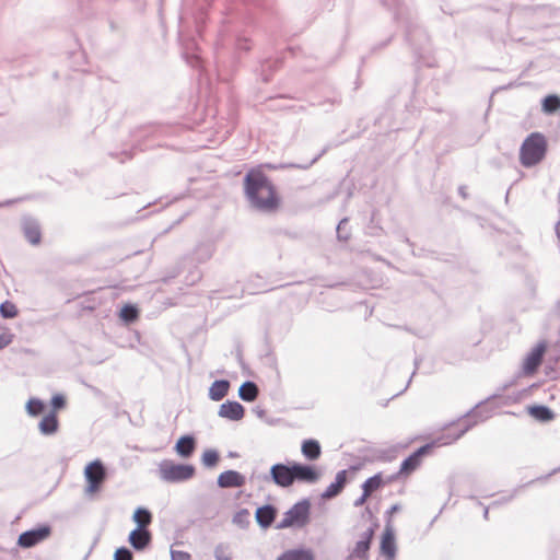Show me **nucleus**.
Masks as SVG:
<instances>
[{
	"instance_id": "obj_55",
	"label": "nucleus",
	"mask_w": 560,
	"mask_h": 560,
	"mask_svg": "<svg viewBox=\"0 0 560 560\" xmlns=\"http://www.w3.org/2000/svg\"><path fill=\"white\" fill-rule=\"evenodd\" d=\"M555 231L558 240L560 241V220L556 223Z\"/></svg>"
},
{
	"instance_id": "obj_46",
	"label": "nucleus",
	"mask_w": 560,
	"mask_h": 560,
	"mask_svg": "<svg viewBox=\"0 0 560 560\" xmlns=\"http://www.w3.org/2000/svg\"><path fill=\"white\" fill-rule=\"evenodd\" d=\"M518 489L520 488L514 489V491L508 497H502L501 499L493 501L490 506L494 508L511 502L513 498L516 495Z\"/></svg>"
},
{
	"instance_id": "obj_5",
	"label": "nucleus",
	"mask_w": 560,
	"mask_h": 560,
	"mask_svg": "<svg viewBox=\"0 0 560 560\" xmlns=\"http://www.w3.org/2000/svg\"><path fill=\"white\" fill-rule=\"evenodd\" d=\"M159 475L165 482H184L194 478L196 467L192 464L175 463L171 459H164L159 465Z\"/></svg>"
},
{
	"instance_id": "obj_27",
	"label": "nucleus",
	"mask_w": 560,
	"mask_h": 560,
	"mask_svg": "<svg viewBox=\"0 0 560 560\" xmlns=\"http://www.w3.org/2000/svg\"><path fill=\"white\" fill-rule=\"evenodd\" d=\"M259 395V388L253 381H245L238 388V397L246 402L256 400Z\"/></svg>"
},
{
	"instance_id": "obj_56",
	"label": "nucleus",
	"mask_w": 560,
	"mask_h": 560,
	"mask_svg": "<svg viewBox=\"0 0 560 560\" xmlns=\"http://www.w3.org/2000/svg\"><path fill=\"white\" fill-rule=\"evenodd\" d=\"M489 509H490V506H485V509H483V518L485 520H488V517H489Z\"/></svg>"
},
{
	"instance_id": "obj_61",
	"label": "nucleus",
	"mask_w": 560,
	"mask_h": 560,
	"mask_svg": "<svg viewBox=\"0 0 560 560\" xmlns=\"http://www.w3.org/2000/svg\"><path fill=\"white\" fill-rule=\"evenodd\" d=\"M351 197H352V191H351V190H349V192H348V195H347V198L349 199V198H351Z\"/></svg>"
},
{
	"instance_id": "obj_54",
	"label": "nucleus",
	"mask_w": 560,
	"mask_h": 560,
	"mask_svg": "<svg viewBox=\"0 0 560 560\" xmlns=\"http://www.w3.org/2000/svg\"><path fill=\"white\" fill-rule=\"evenodd\" d=\"M458 192H459V195H460L463 198H467V197H468V195H467V192H466V187H465V186H459V188H458Z\"/></svg>"
},
{
	"instance_id": "obj_7",
	"label": "nucleus",
	"mask_w": 560,
	"mask_h": 560,
	"mask_svg": "<svg viewBox=\"0 0 560 560\" xmlns=\"http://www.w3.org/2000/svg\"><path fill=\"white\" fill-rule=\"evenodd\" d=\"M215 253V245L211 241L200 242L196 245L190 255L183 257V261L189 260L195 270L190 272L192 279L191 283L201 279V272L197 269V265L205 264L212 258Z\"/></svg>"
},
{
	"instance_id": "obj_11",
	"label": "nucleus",
	"mask_w": 560,
	"mask_h": 560,
	"mask_svg": "<svg viewBox=\"0 0 560 560\" xmlns=\"http://www.w3.org/2000/svg\"><path fill=\"white\" fill-rule=\"evenodd\" d=\"M547 348V341L541 340L526 354L523 362V372L525 375H533L538 371Z\"/></svg>"
},
{
	"instance_id": "obj_28",
	"label": "nucleus",
	"mask_w": 560,
	"mask_h": 560,
	"mask_svg": "<svg viewBox=\"0 0 560 560\" xmlns=\"http://www.w3.org/2000/svg\"><path fill=\"white\" fill-rule=\"evenodd\" d=\"M152 513L143 506H138L132 515V521L137 524V527L140 528H148V526L152 523Z\"/></svg>"
},
{
	"instance_id": "obj_38",
	"label": "nucleus",
	"mask_w": 560,
	"mask_h": 560,
	"mask_svg": "<svg viewBox=\"0 0 560 560\" xmlns=\"http://www.w3.org/2000/svg\"><path fill=\"white\" fill-rule=\"evenodd\" d=\"M213 556L215 560H232V552L230 550V545L225 542H220L214 547Z\"/></svg>"
},
{
	"instance_id": "obj_17",
	"label": "nucleus",
	"mask_w": 560,
	"mask_h": 560,
	"mask_svg": "<svg viewBox=\"0 0 560 560\" xmlns=\"http://www.w3.org/2000/svg\"><path fill=\"white\" fill-rule=\"evenodd\" d=\"M246 483V478L237 470L229 469L218 476L217 485L221 489L241 488Z\"/></svg>"
},
{
	"instance_id": "obj_36",
	"label": "nucleus",
	"mask_w": 560,
	"mask_h": 560,
	"mask_svg": "<svg viewBox=\"0 0 560 560\" xmlns=\"http://www.w3.org/2000/svg\"><path fill=\"white\" fill-rule=\"evenodd\" d=\"M232 522L233 524L237 525L240 528H247L250 524V521H249V511L247 509H241L240 511H237L233 518H232Z\"/></svg>"
},
{
	"instance_id": "obj_18",
	"label": "nucleus",
	"mask_w": 560,
	"mask_h": 560,
	"mask_svg": "<svg viewBox=\"0 0 560 560\" xmlns=\"http://www.w3.org/2000/svg\"><path fill=\"white\" fill-rule=\"evenodd\" d=\"M128 542L136 551H143L152 542V533L148 528L136 527L129 533Z\"/></svg>"
},
{
	"instance_id": "obj_39",
	"label": "nucleus",
	"mask_w": 560,
	"mask_h": 560,
	"mask_svg": "<svg viewBox=\"0 0 560 560\" xmlns=\"http://www.w3.org/2000/svg\"><path fill=\"white\" fill-rule=\"evenodd\" d=\"M348 223H349L348 218H343L339 221L337 229H336L337 238L339 241L347 242L348 240H350L351 233H350L349 229H347Z\"/></svg>"
},
{
	"instance_id": "obj_60",
	"label": "nucleus",
	"mask_w": 560,
	"mask_h": 560,
	"mask_svg": "<svg viewBox=\"0 0 560 560\" xmlns=\"http://www.w3.org/2000/svg\"><path fill=\"white\" fill-rule=\"evenodd\" d=\"M381 1H382V2H383V4H385V5H388V4H389V2H390V0H381Z\"/></svg>"
},
{
	"instance_id": "obj_47",
	"label": "nucleus",
	"mask_w": 560,
	"mask_h": 560,
	"mask_svg": "<svg viewBox=\"0 0 560 560\" xmlns=\"http://www.w3.org/2000/svg\"><path fill=\"white\" fill-rule=\"evenodd\" d=\"M13 335L11 334H0V350L5 348L12 342Z\"/></svg>"
},
{
	"instance_id": "obj_15",
	"label": "nucleus",
	"mask_w": 560,
	"mask_h": 560,
	"mask_svg": "<svg viewBox=\"0 0 560 560\" xmlns=\"http://www.w3.org/2000/svg\"><path fill=\"white\" fill-rule=\"evenodd\" d=\"M375 529L373 526L369 527L360 537V539L355 542L354 548L352 549L349 559L355 558L359 560H369V551L372 546V541L374 538Z\"/></svg>"
},
{
	"instance_id": "obj_4",
	"label": "nucleus",
	"mask_w": 560,
	"mask_h": 560,
	"mask_svg": "<svg viewBox=\"0 0 560 560\" xmlns=\"http://www.w3.org/2000/svg\"><path fill=\"white\" fill-rule=\"evenodd\" d=\"M311 500L308 498L302 499L283 514V518L276 527L278 529L305 527L311 521Z\"/></svg>"
},
{
	"instance_id": "obj_22",
	"label": "nucleus",
	"mask_w": 560,
	"mask_h": 560,
	"mask_svg": "<svg viewBox=\"0 0 560 560\" xmlns=\"http://www.w3.org/2000/svg\"><path fill=\"white\" fill-rule=\"evenodd\" d=\"M59 429V420L55 411H49L38 423V430L43 435H54Z\"/></svg>"
},
{
	"instance_id": "obj_40",
	"label": "nucleus",
	"mask_w": 560,
	"mask_h": 560,
	"mask_svg": "<svg viewBox=\"0 0 560 560\" xmlns=\"http://www.w3.org/2000/svg\"><path fill=\"white\" fill-rule=\"evenodd\" d=\"M66 405H67V399H66L65 395L55 394V395H52V397L50 399V406H51L50 411H55V413H57V411L63 409L66 407Z\"/></svg>"
},
{
	"instance_id": "obj_42",
	"label": "nucleus",
	"mask_w": 560,
	"mask_h": 560,
	"mask_svg": "<svg viewBox=\"0 0 560 560\" xmlns=\"http://www.w3.org/2000/svg\"><path fill=\"white\" fill-rule=\"evenodd\" d=\"M114 560H133V553L127 547L121 546L114 552Z\"/></svg>"
},
{
	"instance_id": "obj_52",
	"label": "nucleus",
	"mask_w": 560,
	"mask_h": 560,
	"mask_svg": "<svg viewBox=\"0 0 560 560\" xmlns=\"http://www.w3.org/2000/svg\"><path fill=\"white\" fill-rule=\"evenodd\" d=\"M254 412L257 415L258 418L262 419L265 416H266V410L260 408V407H256L254 409Z\"/></svg>"
},
{
	"instance_id": "obj_13",
	"label": "nucleus",
	"mask_w": 560,
	"mask_h": 560,
	"mask_svg": "<svg viewBox=\"0 0 560 560\" xmlns=\"http://www.w3.org/2000/svg\"><path fill=\"white\" fill-rule=\"evenodd\" d=\"M293 464V476H294V482H304V483H316L322 474L316 468V466L300 462H292Z\"/></svg>"
},
{
	"instance_id": "obj_35",
	"label": "nucleus",
	"mask_w": 560,
	"mask_h": 560,
	"mask_svg": "<svg viewBox=\"0 0 560 560\" xmlns=\"http://www.w3.org/2000/svg\"><path fill=\"white\" fill-rule=\"evenodd\" d=\"M220 460V453L215 448H207L201 455V463L206 468H214Z\"/></svg>"
},
{
	"instance_id": "obj_2",
	"label": "nucleus",
	"mask_w": 560,
	"mask_h": 560,
	"mask_svg": "<svg viewBox=\"0 0 560 560\" xmlns=\"http://www.w3.org/2000/svg\"><path fill=\"white\" fill-rule=\"evenodd\" d=\"M243 190L248 207L259 213L273 214L281 206L276 185L258 167L250 168L244 175Z\"/></svg>"
},
{
	"instance_id": "obj_12",
	"label": "nucleus",
	"mask_w": 560,
	"mask_h": 560,
	"mask_svg": "<svg viewBox=\"0 0 560 560\" xmlns=\"http://www.w3.org/2000/svg\"><path fill=\"white\" fill-rule=\"evenodd\" d=\"M380 553L386 560H395L397 555L395 530L389 518L386 521L385 529L381 537Z\"/></svg>"
},
{
	"instance_id": "obj_51",
	"label": "nucleus",
	"mask_w": 560,
	"mask_h": 560,
	"mask_svg": "<svg viewBox=\"0 0 560 560\" xmlns=\"http://www.w3.org/2000/svg\"><path fill=\"white\" fill-rule=\"evenodd\" d=\"M400 476H404V475L399 474V470H398L396 474L388 476L387 479L384 481H385V483H390V482L397 480Z\"/></svg>"
},
{
	"instance_id": "obj_24",
	"label": "nucleus",
	"mask_w": 560,
	"mask_h": 560,
	"mask_svg": "<svg viewBox=\"0 0 560 560\" xmlns=\"http://www.w3.org/2000/svg\"><path fill=\"white\" fill-rule=\"evenodd\" d=\"M302 455L311 462L317 460L322 455L320 443L315 439H307L301 445Z\"/></svg>"
},
{
	"instance_id": "obj_21",
	"label": "nucleus",
	"mask_w": 560,
	"mask_h": 560,
	"mask_svg": "<svg viewBox=\"0 0 560 560\" xmlns=\"http://www.w3.org/2000/svg\"><path fill=\"white\" fill-rule=\"evenodd\" d=\"M277 514L278 510L273 504H264L257 508L255 520L262 529H267L273 524Z\"/></svg>"
},
{
	"instance_id": "obj_53",
	"label": "nucleus",
	"mask_w": 560,
	"mask_h": 560,
	"mask_svg": "<svg viewBox=\"0 0 560 560\" xmlns=\"http://www.w3.org/2000/svg\"><path fill=\"white\" fill-rule=\"evenodd\" d=\"M419 361H420V360H419L418 358H416V359H415V371L412 372V374H411V376H410V378H409V381H408V383H407V386H409V384L411 383L412 377L416 375V371H417V369H418Z\"/></svg>"
},
{
	"instance_id": "obj_43",
	"label": "nucleus",
	"mask_w": 560,
	"mask_h": 560,
	"mask_svg": "<svg viewBox=\"0 0 560 560\" xmlns=\"http://www.w3.org/2000/svg\"><path fill=\"white\" fill-rule=\"evenodd\" d=\"M183 262L184 261L182 260L177 265H175V266L171 267L170 269H167L165 276L162 279L164 283H167L171 279H174L175 277H177L182 272V270H183L182 264Z\"/></svg>"
},
{
	"instance_id": "obj_44",
	"label": "nucleus",
	"mask_w": 560,
	"mask_h": 560,
	"mask_svg": "<svg viewBox=\"0 0 560 560\" xmlns=\"http://www.w3.org/2000/svg\"><path fill=\"white\" fill-rule=\"evenodd\" d=\"M133 150H135V149H132V150H124V151H121L120 153H113V152H110V153H109V155H110L112 158H114V159H119V158H121L119 161H120L121 163H124L126 160H131V159H132V156H133Z\"/></svg>"
},
{
	"instance_id": "obj_20",
	"label": "nucleus",
	"mask_w": 560,
	"mask_h": 560,
	"mask_svg": "<svg viewBox=\"0 0 560 560\" xmlns=\"http://www.w3.org/2000/svg\"><path fill=\"white\" fill-rule=\"evenodd\" d=\"M218 416L231 421H240L245 416V408L236 400H226L220 406Z\"/></svg>"
},
{
	"instance_id": "obj_50",
	"label": "nucleus",
	"mask_w": 560,
	"mask_h": 560,
	"mask_svg": "<svg viewBox=\"0 0 560 560\" xmlns=\"http://www.w3.org/2000/svg\"><path fill=\"white\" fill-rule=\"evenodd\" d=\"M401 506L399 504H393L387 511H386V521L389 518L392 521V515L398 511H400Z\"/></svg>"
},
{
	"instance_id": "obj_6",
	"label": "nucleus",
	"mask_w": 560,
	"mask_h": 560,
	"mask_svg": "<svg viewBox=\"0 0 560 560\" xmlns=\"http://www.w3.org/2000/svg\"><path fill=\"white\" fill-rule=\"evenodd\" d=\"M406 40L418 59H425L431 50L430 37L425 30L416 22L406 24Z\"/></svg>"
},
{
	"instance_id": "obj_34",
	"label": "nucleus",
	"mask_w": 560,
	"mask_h": 560,
	"mask_svg": "<svg viewBox=\"0 0 560 560\" xmlns=\"http://www.w3.org/2000/svg\"><path fill=\"white\" fill-rule=\"evenodd\" d=\"M119 317L126 324H131L138 319L139 310L133 304H125L119 311Z\"/></svg>"
},
{
	"instance_id": "obj_23",
	"label": "nucleus",
	"mask_w": 560,
	"mask_h": 560,
	"mask_svg": "<svg viewBox=\"0 0 560 560\" xmlns=\"http://www.w3.org/2000/svg\"><path fill=\"white\" fill-rule=\"evenodd\" d=\"M231 383L229 380H215L209 387L208 396L213 401L222 400L229 393Z\"/></svg>"
},
{
	"instance_id": "obj_30",
	"label": "nucleus",
	"mask_w": 560,
	"mask_h": 560,
	"mask_svg": "<svg viewBox=\"0 0 560 560\" xmlns=\"http://www.w3.org/2000/svg\"><path fill=\"white\" fill-rule=\"evenodd\" d=\"M560 109V96L548 94L541 100V112L546 115H553Z\"/></svg>"
},
{
	"instance_id": "obj_3",
	"label": "nucleus",
	"mask_w": 560,
	"mask_h": 560,
	"mask_svg": "<svg viewBox=\"0 0 560 560\" xmlns=\"http://www.w3.org/2000/svg\"><path fill=\"white\" fill-rule=\"evenodd\" d=\"M547 140L540 132H532L521 145L520 162L524 167L539 164L547 153Z\"/></svg>"
},
{
	"instance_id": "obj_49",
	"label": "nucleus",
	"mask_w": 560,
	"mask_h": 560,
	"mask_svg": "<svg viewBox=\"0 0 560 560\" xmlns=\"http://www.w3.org/2000/svg\"><path fill=\"white\" fill-rule=\"evenodd\" d=\"M237 49L242 51H248L250 49L248 40L245 38H240L237 40Z\"/></svg>"
},
{
	"instance_id": "obj_48",
	"label": "nucleus",
	"mask_w": 560,
	"mask_h": 560,
	"mask_svg": "<svg viewBox=\"0 0 560 560\" xmlns=\"http://www.w3.org/2000/svg\"><path fill=\"white\" fill-rule=\"evenodd\" d=\"M369 497L370 495L366 490L362 491V494L354 501V503H353L354 506L355 508L362 506L366 502Z\"/></svg>"
},
{
	"instance_id": "obj_29",
	"label": "nucleus",
	"mask_w": 560,
	"mask_h": 560,
	"mask_svg": "<svg viewBox=\"0 0 560 560\" xmlns=\"http://www.w3.org/2000/svg\"><path fill=\"white\" fill-rule=\"evenodd\" d=\"M282 66L281 58L266 59L261 62V77L264 82H269L272 73Z\"/></svg>"
},
{
	"instance_id": "obj_26",
	"label": "nucleus",
	"mask_w": 560,
	"mask_h": 560,
	"mask_svg": "<svg viewBox=\"0 0 560 560\" xmlns=\"http://www.w3.org/2000/svg\"><path fill=\"white\" fill-rule=\"evenodd\" d=\"M528 415L537 421L549 422L555 419V412L545 405H533L528 407Z\"/></svg>"
},
{
	"instance_id": "obj_45",
	"label": "nucleus",
	"mask_w": 560,
	"mask_h": 560,
	"mask_svg": "<svg viewBox=\"0 0 560 560\" xmlns=\"http://www.w3.org/2000/svg\"><path fill=\"white\" fill-rule=\"evenodd\" d=\"M190 558L187 551L171 549V560H190Z\"/></svg>"
},
{
	"instance_id": "obj_62",
	"label": "nucleus",
	"mask_w": 560,
	"mask_h": 560,
	"mask_svg": "<svg viewBox=\"0 0 560 560\" xmlns=\"http://www.w3.org/2000/svg\"><path fill=\"white\" fill-rule=\"evenodd\" d=\"M405 242H406L407 244H410V241H409V238H408V237H405Z\"/></svg>"
},
{
	"instance_id": "obj_19",
	"label": "nucleus",
	"mask_w": 560,
	"mask_h": 560,
	"mask_svg": "<svg viewBox=\"0 0 560 560\" xmlns=\"http://www.w3.org/2000/svg\"><path fill=\"white\" fill-rule=\"evenodd\" d=\"M196 448L197 439L194 434H184L179 436L174 445L175 453L184 459H189L192 457Z\"/></svg>"
},
{
	"instance_id": "obj_59",
	"label": "nucleus",
	"mask_w": 560,
	"mask_h": 560,
	"mask_svg": "<svg viewBox=\"0 0 560 560\" xmlns=\"http://www.w3.org/2000/svg\"><path fill=\"white\" fill-rule=\"evenodd\" d=\"M229 456H230V457H237L238 455H237V453H235V452H230V453H229Z\"/></svg>"
},
{
	"instance_id": "obj_33",
	"label": "nucleus",
	"mask_w": 560,
	"mask_h": 560,
	"mask_svg": "<svg viewBox=\"0 0 560 560\" xmlns=\"http://www.w3.org/2000/svg\"><path fill=\"white\" fill-rule=\"evenodd\" d=\"M325 151L326 150L324 149L320 153L315 155L310 162H307L305 164H296V163L279 164V165L266 164V166L270 170H281V168L307 170L320 159V156L325 153Z\"/></svg>"
},
{
	"instance_id": "obj_25",
	"label": "nucleus",
	"mask_w": 560,
	"mask_h": 560,
	"mask_svg": "<svg viewBox=\"0 0 560 560\" xmlns=\"http://www.w3.org/2000/svg\"><path fill=\"white\" fill-rule=\"evenodd\" d=\"M276 560H315V557L311 549L300 547L285 550Z\"/></svg>"
},
{
	"instance_id": "obj_16",
	"label": "nucleus",
	"mask_w": 560,
	"mask_h": 560,
	"mask_svg": "<svg viewBox=\"0 0 560 560\" xmlns=\"http://www.w3.org/2000/svg\"><path fill=\"white\" fill-rule=\"evenodd\" d=\"M348 475L349 470H339L335 476V480L328 485L325 491L320 494V498L323 500H331L338 497L349 482Z\"/></svg>"
},
{
	"instance_id": "obj_14",
	"label": "nucleus",
	"mask_w": 560,
	"mask_h": 560,
	"mask_svg": "<svg viewBox=\"0 0 560 560\" xmlns=\"http://www.w3.org/2000/svg\"><path fill=\"white\" fill-rule=\"evenodd\" d=\"M21 230L26 241L32 245H38L42 242V228L38 220L32 215L25 214L21 219Z\"/></svg>"
},
{
	"instance_id": "obj_9",
	"label": "nucleus",
	"mask_w": 560,
	"mask_h": 560,
	"mask_svg": "<svg viewBox=\"0 0 560 560\" xmlns=\"http://www.w3.org/2000/svg\"><path fill=\"white\" fill-rule=\"evenodd\" d=\"M107 471L101 459H94L84 468V477L86 480V492H98L106 479Z\"/></svg>"
},
{
	"instance_id": "obj_58",
	"label": "nucleus",
	"mask_w": 560,
	"mask_h": 560,
	"mask_svg": "<svg viewBox=\"0 0 560 560\" xmlns=\"http://www.w3.org/2000/svg\"><path fill=\"white\" fill-rule=\"evenodd\" d=\"M558 471H560V466L558 468H555L548 476H551Z\"/></svg>"
},
{
	"instance_id": "obj_37",
	"label": "nucleus",
	"mask_w": 560,
	"mask_h": 560,
	"mask_svg": "<svg viewBox=\"0 0 560 560\" xmlns=\"http://www.w3.org/2000/svg\"><path fill=\"white\" fill-rule=\"evenodd\" d=\"M19 310L11 301H4L0 304V316L7 319L18 316Z\"/></svg>"
},
{
	"instance_id": "obj_8",
	"label": "nucleus",
	"mask_w": 560,
	"mask_h": 560,
	"mask_svg": "<svg viewBox=\"0 0 560 560\" xmlns=\"http://www.w3.org/2000/svg\"><path fill=\"white\" fill-rule=\"evenodd\" d=\"M51 533L52 527L49 524H38L37 526L21 533L18 537L16 544L23 549H30L48 539Z\"/></svg>"
},
{
	"instance_id": "obj_32",
	"label": "nucleus",
	"mask_w": 560,
	"mask_h": 560,
	"mask_svg": "<svg viewBox=\"0 0 560 560\" xmlns=\"http://www.w3.org/2000/svg\"><path fill=\"white\" fill-rule=\"evenodd\" d=\"M385 485V481L383 479L382 472H377L373 475L372 477L368 478L361 486L362 491H368L369 495H371L372 492L378 490Z\"/></svg>"
},
{
	"instance_id": "obj_1",
	"label": "nucleus",
	"mask_w": 560,
	"mask_h": 560,
	"mask_svg": "<svg viewBox=\"0 0 560 560\" xmlns=\"http://www.w3.org/2000/svg\"><path fill=\"white\" fill-rule=\"evenodd\" d=\"M485 405L486 401L478 402L474 408L460 417L457 422H452L451 425L455 427L456 431L453 432L448 430L446 434L421 445L412 452L401 462L399 474H402L404 476L411 475L421 465L423 457L431 454L433 448L456 442L479 422L487 420L490 417L491 411L488 410Z\"/></svg>"
},
{
	"instance_id": "obj_57",
	"label": "nucleus",
	"mask_w": 560,
	"mask_h": 560,
	"mask_svg": "<svg viewBox=\"0 0 560 560\" xmlns=\"http://www.w3.org/2000/svg\"><path fill=\"white\" fill-rule=\"evenodd\" d=\"M474 218L482 226V224H481L482 219L478 215H475Z\"/></svg>"
},
{
	"instance_id": "obj_31",
	"label": "nucleus",
	"mask_w": 560,
	"mask_h": 560,
	"mask_svg": "<svg viewBox=\"0 0 560 560\" xmlns=\"http://www.w3.org/2000/svg\"><path fill=\"white\" fill-rule=\"evenodd\" d=\"M46 404L36 397L30 398L25 405L26 412L31 417H38L43 415L46 411Z\"/></svg>"
},
{
	"instance_id": "obj_10",
	"label": "nucleus",
	"mask_w": 560,
	"mask_h": 560,
	"mask_svg": "<svg viewBox=\"0 0 560 560\" xmlns=\"http://www.w3.org/2000/svg\"><path fill=\"white\" fill-rule=\"evenodd\" d=\"M264 480L271 481L280 488H290L294 483L292 462L273 464L269 474L264 476Z\"/></svg>"
},
{
	"instance_id": "obj_41",
	"label": "nucleus",
	"mask_w": 560,
	"mask_h": 560,
	"mask_svg": "<svg viewBox=\"0 0 560 560\" xmlns=\"http://www.w3.org/2000/svg\"><path fill=\"white\" fill-rule=\"evenodd\" d=\"M340 103H341L340 94L335 93L334 96L328 97L323 102H318L317 105L324 107L325 112H329L332 106L339 105Z\"/></svg>"
}]
</instances>
